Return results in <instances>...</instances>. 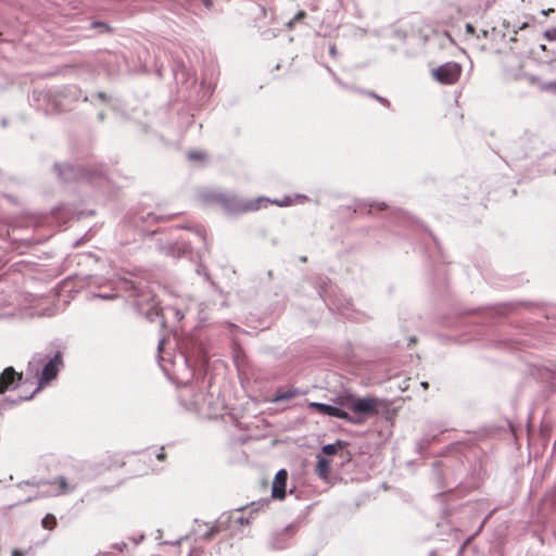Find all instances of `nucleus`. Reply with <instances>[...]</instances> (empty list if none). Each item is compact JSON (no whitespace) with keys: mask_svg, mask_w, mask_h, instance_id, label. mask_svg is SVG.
Masks as SVG:
<instances>
[{"mask_svg":"<svg viewBox=\"0 0 556 556\" xmlns=\"http://www.w3.org/2000/svg\"><path fill=\"white\" fill-rule=\"evenodd\" d=\"M122 289L129 293V298L136 299L134 302L135 306L138 311L144 313L147 319L155 321L161 316V308L154 301V298L135 281L125 279L122 281Z\"/></svg>","mask_w":556,"mask_h":556,"instance_id":"1","label":"nucleus"},{"mask_svg":"<svg viewBox=\"0 0 556 556\" xmlns=\"http://www.w3.org/2000/svg\"><path fill=\"white\" fill-rule=\"evenodd\" d=\"M62 365V355L60 352H56L53 357L43 363L40 375L36 381L35 390L27 396H21L20 400L22 401L33 399L34 395L39 392L45 384L56 378Z\"/></svg>","mask_w":556,"mask_h":556,"instance_id":"2","label":"nucleus"},{"mask_svg":"<svg viewBox=\"0 0 556 556\" xmlns=\"http://www.w3.org/2000/svg\"><path fill=\"white\" fill-rule=\"evenodd\" d=\"M462 74V66L455 62H447L432 70V76L435 80L444 85L455 84Z\"/></svg>","mask_w":556,"mask_h":556,"instance_id":"3","label":"nucleus"},{"mask_svg":"<svg viewBox=\"0 0 556 556\" xmlns=\"http://www.w3.org/2000/svg\"><path fill=\"white\" fill-rule=\"evenodd\" d=\"M309 407L312 409L318 412L319 414L337 417V418L346 420V421H349L351 424H354V425H359V424L363 422L362 419L353 417L352 415H350L345 410H343V409H341L339 407L329 405V404L313 402V403L309 404Z\"/></svg>","mask_w":556,"mask_h":556,"instance_id":"4","label":"nucleus"},{"mask_svg":"<svg viewBox=\"0 0 556 556\" xmlns=\"http://www.w3.org/2000/svg\"><path fill=\"white\" fill-rule=\"evenodd\" d=\"M348 407L356 415V418L364 419L359 416H371L377 414V401L372 397H362L352 401Z\"/></svg>","mask_w":556,"mask_h":556,"instance_id":"5","label":"nucleus"},{"mask_svg":"<svg viewBox=\"0 0 556 556\" xmlns=\"http://www.w3.org/2000/svg\"><path fill=\"white\" fill-rule=\"evenodd\" d=\"M59 177L64 181H71L86 177L85 170L79 166L74 165H55Z\"/></svg>","mask_w":556,"mask_h":556,"instance_id":"6","label":"nucleus"},{"mask_svg":"<svg viewBox=\"0 0 556 556\" xmlns=\"http://www.w3.org/2000/svg\"><path fill=\"white\" fill-rule=\"evenodd\" d=\"M288 480V472L286 469H280L274 479L271 488V496L274 498L283 500L286 497V485Z\"/></svg>","mask_w":556,"mask_h":556,"instance_id":"7","label":"nucleus"},{"mask_svg":"<svg viewBox=\"0 0 556 556\" xmlns=\"http://www.w3.org/2000/svg\"><path fill=\"white\" fill-rule=\"evenodd\" d=\"M47 358H48V355H43L41 353H37L31 357V359L28 362V366L26 369V375H27L26 381L29 380V376L33 379H36V380L38 379L41 368H42V365Z\"/></svg>","mask_w":556,"mask_h":556,"instance_id":"8","label":"nucleus"},{"mask_svg":"<svg viewBox=\"0 0 556 556\" xmlns=\"http://www.w3.org/2000/svg\"><path fill=\"white\" fill-rule=\"evenodd\" d=\"M22 379V374H17L13 367H8L0 376V393L8 390L15 380Z\"/></svg>","mask_w":556,"mask_h":556,"instance_id":"9","label":"nucleus"},{"mask_svg":"<svg viewBox=\"0 0 556 556\" xmlns=\"http://www.w3.org/2000/svg\"><path fill=\"white\" fill-rule=\"evenodd\" d=\"M295 531V528L293 526L286 527L280 533L276 534V536L273 540V547L276 549H281L286 546V544L280 540V538L290 534L292 535Z\"/></svg>","mask_w":556,"mask_h":556,"instance_id":"10","label":"nucleus"},{"mask_svg":"<svg viewBox=\"0 0 556 556\" xmlns=\"http://www.w3.org/2000/svg\"><path fill=\"white\" fill-rule=\"evenodd\" d=\"M331 463L329 459L325 457H318L317 465H316V471L318 476L323 479H326L330 471Z\"/></svg>","mask_w":556,"mask_h":556,"instance_id":"11","label":"nucleus"},{"mask_svg":"<svg viewBox=\"0 0 556 556\" xmlns=\"http://www.w3.org/2000/svg\"><path fill=\"white\" fill-rule=\"evenodd\" d=\"M298 394V390L294 388H291L290 390L282 392L277 391L276 395L273 397L271 402L279 403L285 402L293 399Z\"/></svg>","mask_w":556,"mask_h":556,"instance_id":"12","label":"nucleus"},{"mask_svg":"<svg viewBox=\"0 0 556 556\" xmlns=\"http://www.w3.org/2000/svg\"><path fill=\"white\" fill-rule=\"evenodd\" d=\"M343 447V442L338 441L333 444H326L323 446V453L326 455H334L340 448Z\"/></svg>","mask_w":556,"mask_h":556,"instance_id":"13","label":"nucleus"},{"mask_svg":"<svg viewBox=\"0 0 556 556\" xmlns=\"http://www.w3.org/2000/svg\"><path fill=\"white\" fill-rule=\"evenodd\" d=\"M41 525L45 529L52 530L56 527V518L53 515L48 514L42 518Z\"/></svg>","mask_w":556,"mask_h":556,"instance_id":"14","label":"nucleus"},{"mask_svg":"<svg viewBox=\"0 0 556 556\" xmlns=\"http://www.w3.org/2000/svg\"><path fill=\"white\" fill-rule=\"evenodd\" d=\"M541 90L556 93V80L548 81V84H542Z\"/></svg>","mask_w":556,"mask_h":556,"instance_id":"15","label":"nucleus"},{"mask_svg":"<svg viewBox=\"0 0 556 556\" xmlns=\"http://www.w3.org/2000/svg\"><path fill=\"white\" fill-rule=\"evenodd\" d=\"M205 155L200 151H190L188 152V159L191 161H200L204 160Z\"/></svg>","mask_w":556,"mask_h":556,"instance_id":"16","label":"nucleus"},{"mask_svg":"<svg viewBox=\"0 0 556 556\" xmlns=\"http://www.w3.org/2000/svg\"><path fill=\"white\" fill-rule=\"evenodd\" d=\"M306 16L305 11H299L295 16L288 23V27L291 28L295 22L303 20Z\"/></svg>","mask_w":556,"mask_h":556,"instance_id":"17","label":"nucleus"},{"mask_svg":"<svg viewBox=\"0 0 556 556\" xmlns=\"http://www.w3.org/2000/svg\"><path fill=\"white\" fill-rule=\"evenodd\" d=\"M526 78L527 80L531 84V85H534V86H538L540 89H541V85L544 84L543 81L540 80L539 77L534 76V75H526Z\"/></svg>","mask_w":556,"mask_h":556,"instance_id":"18","label":"nucleus"},{"mask_svg":"<svg viewBox=\"0 0 556 556\" xmlns=\"http://www.w3.org/2000/svg\"><path fill=\"white\" fill-rule=\"evenodd\" d=\"M544 36H545L548 40H556V28L547 29V30L544 33Z\"/></svg>","mask_w":556,"mask_h":556,"instance_id":"19","label":"nucleus"},{"mask_svg":"<svg viewBox=\"0 0 556 556\" xmlns=\"http://www.w3.org/2000/svg\"><path fill=\"white\" fill-rule=\"evenodd\" d=\"M58 480L60 482V488H61V492L60 493L67 492L68 488H67V483H66L65 478L64 477H60Z\"/></svg>","mask_w":556,"mask_h":556,"instance_id":"20","label":"nucleus"},{"mask_svg":"<svg viewBox=\"0 0 556 556\" xmlns=\"http://www.w3.org/2000/svg\"><path fill=\"white\" fill-rule=\"evenodd\" d=\"M96 97H97L99 100L103 101V102H106V101H109V100H110V97H109L105 92H103V91H99V92H97Z\"/></svg>","mask_w":556,"mask_h":556,"instance_id":"21","label":"nucleus"},{"mask_svg":"<svg viewBox=\"0 0 556 556\" xmlns=\"http://www.w3.org/2000/svg\"><path fill=\"white\" fill-rule=\"evenodd\" d=\"M92 27H101V28H104L105 30H109V26L102 22H93L92 23Z\"/></svg>","mask_w":556,"mask_h":556,"instance_id":"22","label":"nucleus"},{"mask_svg":"<svg viewBox=\"0 0 556 556\" xmlns=\"http://www.w3.org/2000/svg\"><path fill=\"white\" fill-rule=\"evenodd\" d=\"M466 33L469 34V35H475L476 29H475V27L471 24L468 23L466 25Z\"/></svg>","mask_w":556,"mask_h":556,"instance_id":"23","label":"nucleus"},{"mask_svg":"<svg viewBox=\"0 0 556 556\" xmlns=\"http://www.w3.org/2000/svg\"><path fill=\"white\" fill-rule=\"evenodd\" d=\"M329 53H330V55H331V56H333V58H336V56H337L338 51H337V47H336V45H331V46L329 47Z\"/></svg>","mask_w":556,"mask_h":556,"instance_id":"24","label":"nucleus"},{"mask_svg":"<svg viewBox=\"0 0 556 556\" xmlns=\"http://www.w3.org/2000/svg\"><path fill=\"white\" fill-rule=\"evenodd\" d=\"M25 553L23 551H20V549H14L12 552V556H24Z\"/></svg>","mask_w":556,"mask_h":556,"instance_id":"25","label":"nucleus"},{"mask_svg":"<svg viewBox=\"0 0 556 556\" xmlns=\"http://www.w3.org/2000/svg\"><path fill=\"white\" fill-rule=\"evenodd\" d=\"M377 100H378L379 102H381L382 104H384V105H389V104H390V103H389V101H388L387 99L382 98V97H379V96H378V97H377Z\"/></svg>","mask_w":556,"mask_h":556,"instance_id":"26","label":"nucleus"},{"mask_svg":"<svg viewBox=\"0 0 556 556\" xmlns=\"http://www.w3.org/2000/svg\"><path fill=\"white\" fill-rule=\"evenodd\" d=\"M202 1H203V4H204L207 9L212 8V5H213V1H212V0H202Z\"/></svg>","mask_w":556,"mask_h":556,"instance_id":"27","label":"nucleus"},{"mask_svg":"<svg viewBox=\"0 0 556 556\" xmlns=\"http://www.w3.org/2000/svg\"><path fill=\"white\" fill-rule=\"evenodd\" d=\"M376 205H377V207H378L380 211H382V210H386V208H387V204H386L384 202L377 203Z\"/></svg>","mask_w":556,"mask_h":556,"instance_id":"28","label":"nucleus"},{"mask_svg":"<svg viewBox=\"0 0 556 556\" xmlns=\"http://www.w3.org/2000/svg\"><path fill=\"white\" fill-rule=\"evenodd\" d=\"M163 345H164V339L160 340V342H159V346H157L159 352L162 351Z\"/></svg>","mask_w":556,"mask_h":556,"instance_id":"29","label":"nucleus"},{"mask_svg":"<svg viewBox=\"0 0 556 556\" xmlns=\"http://www.w3.org/2000/svg\"><path fill=\"white\" fill-rule=\"evenodd\" d=\"M164 458H165V454L164 453H160L157 455V459L163 460Z\"/></svg>","mask_w":556,"mask_h":556,"instance_id":"30","label":"nucleus"},{"mask_svg":"<svg viewBox=\"0 0 556 556\" xmlns=\"http://www.w3.org/2000/svg\"><path fill=\"white\" fill-rule=\"evenodd\" d=\"M428 386H429V384H428V382H421V387H422L424 389H427V388H428Z\"/></svg>","mask_w":556,"mask_h":556,"instance_id":"31","label":"nucleus"},{"mask_svg":"<svg viewBox=\"0 0 556 556\" xmlns=\"http://www.w3.org/2000/svg\"><path fill=\"white\" fill-rule=\"evenodd\" d=\"M369 94H370L372 98H375V99H377V97H378V96H377L376 93H374V92H370Z\"/></svg>","mask_w":556,"mask_h":556,"instance_id":"32","label":"nucleus"},{"mask_svg":"<svg viewBox=\"0 0 556 556\" xmlns=\"http://www.w3.org/2000/svg\"><path fill=\"white\" fill-rule=\"evenodd\" d=\"M214 532H215V530L212 529L211 532L207 534V536H212Z\"/></svg>","mask_w":556,"mask_h":556,"instance_id":"33","label":"nucleus"},{"mask_svg":"<svg viewBox=\"0 0 556 556\" xmlns=\"http://www.w3.org/2000/svg\"><path fill=\"white\" fill-rule=\"evenodd\" d=\"M99 118H100L101 121H103V119H104V115H103L102 113H101V114H99Z\"/></svg>","mask_w":556,"mask_h":556,"instance_id":"34","label":"nucleus"},{"mask_svg":"<svg viewBox=\"0 0 556 556\" xmlns=\"http://www.w3.org/2000/svg\"><path fill=\"white\" fill-rule=\"evenodd\" d=\"M100 298L102 299H109L110 296L109 295H99Z\"/></svg>","mask_w":556,"mask_h":556,"instance_id":"35","label":"nucleus"},{"mask_svg":"<svg viewBox=\"0 0 556 556\" xmlns=\"http://www.w3.org/2000/svg\"><path fill=\"white\" fill-rule=\"evenodd\" d=\"M254 207H255L254 205H250V206L247 207V210H252Z\"/></svg>","mask_w":556,"mask_h":556,"instance_id":"36","label":"nucleus"},{"mask_svg":"<svg viewBox=\"0 0 556 556\" xmlns=\"http://www.w3.org/2000/svg\"><path fill=\"white\" fill-rule=\"evenodd\" d=\"M239 522H240V523H243V522H244V519H243L242 517H241V518H239Z\"/></svg>","mask_w":556,"mask_h":556,"instance_id":"37","label":"nucleus"},{"mask_svg":"<svg viewBox=\"0 0 556 556\" xmlns=\"http://www.w3.org/2000/svg\"><path fill=\"white\" fill-rule=\"evenodd\" d=\"M301 261L306 262V257L305 256L301 257Z\"/></svg>","mask_w":556,"mask_h":556,"instance_id":"38","label":"nucleus"},{"mask_svg":"<svg viewBox=\"0 0 556 556\" xmlns=\"http://www.w3.org/2000/svg\"><path fill=\"white\" fill-rule=\"evenodd\" d=\"M554 450H556V439H555V442H554Z\"/></svg>","mask_w":556,"mask_h":556,"instance_id":"39","label":"nucleus"}]
</instances>
